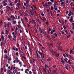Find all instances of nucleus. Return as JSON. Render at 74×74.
Returning <instances> with one entry per match:
<instances>
[{
    "label": "nucleus",
    "mask_w": 74,
    "mask_h": 74,
    "mask_svg": "<svg viewBox=\"0 0 74 74\" xmlns=\"http://www.w3.org/2000/svg\"><path fill=\"white\" fill-rule=\"evenodd\" d=\"M61 62L62 63H63H63H64L65 62V61H64V60H62L61 61Z\"/></svg>",
    "instance_id": "40"
},
{
    "label": "nucleus",
    "mask_w": 74,
    "mask_h": 74,
    "mask_svg": "<svg viewBox=\"0 0 74 74\" xmlns=\"http://www.w3.org/2000/svg\"><path fill=\"white\" fill-rule=\"evenodd\" d=\"M47 62H49L51 60V58H49V59H47Z\"/></svg>",
    "instance_id": "33"
},
{
    "label": "nucleus",
    "mask_w": 74,
    "mask_h": 74,
    "mask_svg": "<svg viewBox=\"0 0 74 74\" xmlns=\"http://www.w3.org/2000/svg\"><path fill=\"white\" fill-rule=\"evenodd\" d=\"M5 34H6L7 35H8V32L7 30H6V32H5Z\"/></svg>",
    "instance_id": "22"
},
{
    "label": "nucleus",
    "mask_w": 74,
    "mask_h": 74,
    "mask_svg": "<svg viewBox=\"0 0 74 74\" xmlns=\"http://www.w3.org/2000/svg\"><path fill=\"white\" fill-rule=\"evenodd\" d=\"M26 3H27V7L28 5V4L29 3V1H30V0H26Z\"/></svg>",
    "instance_id": "5"
},
{
    "label": "nucleus",
    "mask_w": 74,
    "mask_h": 74,
    "mask_svg": "<svg viewBox=\"0 0 74 74\" xmlns=\"http://www.w3.org/2000/svg\"><path fill=\"white\" fill-rule=\"evenodd\" d=\"M73 51L70 50V53L71 54L73 53Z\"/></svg>",
    "instance_id": "29"
},
{
    "label": "nucleus",
    "mask_w": 74,
    "mask_h": 74,
    "mask_svg": "<svg viewBox=\"0 0 74 74\" xmlns=\"http://www.w3.org/2000/svg\"><path fill=\"white\" fill-rule=\"evenodd\" d=\"M68 16H71V13H69L68 14Z\"/></svg>",
    "instance_id": "51"
},
{
    "label": "nucleus",
    "mask_w": 74,
    "mask_h": 74,
    "mask_svg": "<svg viewBox=\"0 0 74 74\" xmlns=\"http://www.w3.org/2000/svg\"><path fill=\"white\" fill-rule=\"evenodd\" d=\"M72 26H74V23L72 24Z\"/></svg>",
    "instance_id": "61"
},
{
    "label": "nucleus",
    "mask_w": 74,
    "mask_h": 74,
    "mask_svg": "<svg viewBox=\"0 0 74 74\" xmlns=\"http://www.w3.org/2000/svg\"><path fill=\"white\" fill-rule=\"evenodd\" d=\"M43 20H44V21H46V18H45V17H44L43 18Z\"/></svg>",
    "instance_id": "55"
},
{
    "label": "nucleus",
    "mask_w": 74,
    "mask_h": 74,
    "mask_svg": "<svg viewBox=\"0 0 74 74\" xmlns=\"http://www.w3.org/2000/svg\"><path fill=\"white\" fill-rule=\"evenodd\" d=\"M35 31L36 32H37V29H36V28H35Z\"/></svg>",
    "instance_id": "63"
},
{
    "label": "nucleus",
    "mask_w": 74,
    "mask_h": 74,
    "mask_svg": "<svg viewBox=\"0 0 74 74\" xmlns=\"http://www.w3.org/2000/svg\"><path fill=\"white\" fill-rule=\"evenodd\" d=\"M36 54H37V56L38 58H40V59H41V57H40V55H39L38 54V53H37V52H36Z\"/></svg>",
    "instance_id": "14"
},
{
    "label": "nucleus",
    "mask_w": 74,
    "mask_h": 74,
    "mask_svg": "<svg viewBox=\"0 0 74 74\" xmlns=\"http://www.w3.org/2000/svg\"><path fill=\"white\" fill-rule=\"evenodd\" d=\"M3 44H4L5 46H6L7 43H6V41H5V40H3Z\"/></svg>",
    "instance_id": "10"
},
{
    "label": "nucleus",
    "mask_w": 74,
    "mask_h": 74,
    "mask_svg": "<svg viewBox=\"0 0 74 74\" xmlns=\"http://www.w3.org/2000/svg\"><path fill=\"white\" fill-rule=\"evenodd\" d=\"M43 33L44 34H45V35H46V32H45V30H43Z\"/></svg>",
    "instance_id": "21"
},
{
    "label": "nucleus",
    "mask_w": 74,
    "mask_h": 74,
    "mask_svg": "<svg viewBox=\"0 0 74 74\" xmlns=\"http://www.w3.org/2000/svg\"><path fill=\"white\" fill-rule=\"evenodd\" d=\"M4 53H7V51L6 49H5L4 50Z\"/></svg>",
    "instance_id": "18"
},
{
    "label": "nucleus",
    "mask_w": 74,
    "mask_h": 74,
    "mask_svg": "<svg viewBox=\"0 0 74 74\" xmlns=\"http://www.w3.org/2000/svg\"><path fill=\"white\" fill-rule=\"evenodd\" d=\"M2 4L3 5V6L5 7L7 5V4L5 2V1H3L2 2Z\"/></svg>",
    "instance_id": "2"
},
{
    "label": "nucleus",
    "mask_w": 74,
    "mask_h": 74,
    "mask_svg": "<svg viewBox=\"0 0 74 74\" xmlns=\"http://www.w3.org/2000/svg\"><path fill=\"white\" fill-rule=\"evenodd\" d=\"M2 7H3V5H0V9H1L2 8Z\"/></svg>",
    "instance_id": "34"
},
{
    "label": "nucleus",
    "mask_w": 74,
    "mask_h": 74,
    "mask_svg": "<svg viewBox=\"0 0 74 74\" xmlns=\"http://www.w3.org/2000/svg\"><path fill=\"white\" fill-rule=\"evenodd\" d=\"M11 36H10L9 35L8 36V38L9 39H11Z\"/></svg>",
    "instance_id": "30"
},
{
    "label": "nucleus",
    "mask_w": 74,
    "mask_h": 74,
    "mask_svg": "<svg viewBox=\"0 0 74 74\" xmlns=\"http://www.w3.org/2000/svg\"><path fill=\"white\" fill-rule=\"evenodd\" d=\"M32 71H30L29 72V73L30 74H32Z\"/></svg>",
    "instance_id": "62"
},
{
    "label": "nucleus",
    "mask_w": 74,
    "mask_h": 74,
    "mask_svg": "<svg viewBox=\"0 0 74 74\" xmlns=\"http://www.w3.org/2000/svg\"><path fill=\"white\" fill-rule=\"evenodd\" d=\"M50 14L51 16H53V14H52V11H50Z\"/></svg>",
    "instance_id": "45"
},
{
    "label": "nucleus",
    "mask_w": 74,
    "mask_h": 74,
    "mask_svg": "<svg viewBox=\"0 0 74 74\" xmlns=\"http://www.w3.org/2000/svg\"><path fill=\"white\" fill-rule=\"evenodd\" d=\"M64 60L67 63H68V62L67 61L68 60V59L67 58H66L65 59H64Z\"/></svg>",
    "instance_id": "13"
},
{
    "label": "nucleus",
    "mask_w": 74,
    "mask_h": 74,
    "mask_svg": "<svg viewBox=\"0 0 74 74\" xmlns=\"http://www.w3.org/2000/svg\"><path fill=\"white\" fill-rule=\"evenodd\" d=\"M65 24H66V23H67V20H65Z\"/></svg>",
    "instance_id": "39"
},
{
    "label": "nucleus",
    "mask_w": 74,
    "mask_h": 74,
    "mask_svg": "<svg viewBox=\"0 0 74 74\" xmlns=\"http://www.w3.org/2000/svg\"><path fill=\"white\" fill-rule=\"evenodd\" d=\"M42 53H41V52H40V51H39L38 52V53H39V55H40L41 56V57L42 58V60H44V52H43V51H42Z\"/></svg>",
    "instance_id": "1"
},
{
    "label": "nucleus",
    "mask_w": 74,
    "mask_h": 74,
    "mask_svg": "<svg viewBox=\"0 0 74 74\" xmlns=\"http://www.w3.org/2000/svg\"><path fill=\"white\" fill-rule=\"evenodd\" d=\"M20 3H17L16 4V6L17 7H19V6H20Z\"/></svg>",
    "instance_id": "11"
},
{
    "label": "nucleus",
    "mask_w": 74,
    "mask_h": 74,
    "mask_svg": "<svg viewBox=\"0 0 74 74\" xmlns=\"http://www.w3.org/2000/svg\"><path fill=\"white\" fill-rule=\"evenodd\" d=\"M12 23L13 24H16V21H13Z\"/></svg>",
    "instance_id": "19"
},
{
    "label": "nucleus",
    "mask_w": 74,
    "mask_h": 74,
    "mask_svg": "<svg viewBox=\"0 0 74 74\" xmlns=\"http://www.w3.org/2000/svg\"><path fill=\"white\" fill-rule=\"evenodd\" d=\"M10 2L11 3H10L9 5L11 6H12V5H13V2Z\"/></svg>",
    "instance_id": "15"
},
{
    "label": "nucleus",
    "mask_w": 74,
    "mask_h": 74,
    "mask_svg": "<svg viewBox=\"0 0 74 74\" xmlns=\"http://www.w3.org/2000/svg\"><path fill=\"white\" fill-rule=\"evenodd\" d=\"M51 4V5H52V3L51 2H49L48 3V4H49V5Z\"/></svg>",
    "instance_id": "25"
},
{
    "label": "nucleus",
    "mask_w": 74,
    "mask_h": 74,
    "mask_svg": "<svg viewBox=\"0 0 74 74\" xmlns=\"http://www.w3.org/2000/svg\"><path fill=\"white\" fill-rule=\"evenodd\" d=\"M31 7H33V8H35V10H37V8H36V6L33 5Z\"/></svg>",
    "instance_id": "16"
},
{
    "label": "nucleus",
    "mask_w": 74,
    "mask_h": 74,
    "mask_svg": "<svg viewBox=\"0 0 74 74\" xmlns=\"http://www.w3.org/2000/svg\"><path fill=\"white\" fill-rule=\"evenodd\" d=\"M67 67H68V64H66V65H65V68H67Z\"/></svg>",
    "instance_id": "44"
},
{
    "label": "nucleus",
    "mask_w": 74,
    "mask_h": 74,
    "mask_svg": "<svg viewBox=\"0 0 74 74\" xmlns=\"http://www.w3.org/2000/svg\"><path fill=\"white\" fill-rule=\"evenodd\" d=\"M32 22L33 23H34V24H36V22H35V21L34 20H32Z\"/></svg>",
    "instance_id": "46"
},
{
    "label": "nucleus",
    "mask_w": 74,
    "mask_h": 74,
    "mask_svg": "<svg viewBox=\"0 0 74 74\" xmlns=\"http://www.w3.org/2000/svg\"><path fill=\"white\" fill-rule=\"evenodd\" d=\"M18 64L20 65V67H22V62H19Z\"/></svg>",
    "instance_id": "6"
},
{
    "label": "nucleus",
    "mask_w": 74,
    "mask_h": 74,
    "mask_svg": "<svg viewBox=\"0 0 74 74\" xmlns=\"http://www.w3.org/2000/svg\"><path fill=\"white\" fill-rule=\"evenodd\" d=\"M16 48V47H13L12 48V49H13L14 51H15Z\"/></svg>",
    "instance_id": "27"
},
{
    "label": "nucleus",
    "mask_w": 74,
    "mask_h": 74,
    "mask_svg": "<svg viewBox=\"0 0 74 74\" xmlns=\"http://www.w3.org/2000/svg\"><path fill=\"white\" fill-rule=\"evenodd\" d=\"M5 8H7V9H8V10H10V9H11V8L8 6H6Z\"/></svg>",
    "instance_id": "9"
},
{
    "label": "nucleus",
    "mask_w": 74,
    "mask_h": 74,
    "mask_svg": "<svg viewBox=\"0 0 74 74\" xmlns=\"http://www.w3.org/2000/svg\"><path fill=\"white\" fill-rule=\"evenodd\" d=\"M51 53H52L53 55H55V52H53V51H51Z\"/></svg>",
    "instance_id": "24"
},
{
    "label": "nucleus",
    "mask_w": 74,
    "mask_h": 74,
    "mask_svg": "<svg viewBox=\"0 0 74 74\" xmlns=\"http://www.w3.org/2000/svg\"><path fill=\"white\" fill-rule=\"evenodd\" d=\"M27 25L28 26V27H30V25L29 24H27Z\"/></svg>",
    "instance_id": "58"
},
{
    "label": "nucleus",
    "mask_w": 74,
    "mask_h": 74,
    "mask_svg": "<svg viewBox=\"0 0 74 74\" xmlns=\"http://www.w3.org/2000/svg\"><path fill=\"white\" fill-rule=\"evenodd\" d=\"M56 67V65H54L53 66V68H55V67Z\"/></svg>",
    "instance_id": "37"
},
{
    "label": "nucleus",
    "mask_w": 74,
    "mask_h": 74,
    "mask_svg": "<svg viewBox=\"0 0 74 74\" xmlns=\"http://www.w3.org/2000/svg\"><path fill=\"white\" fill-rule=\"evenodd\" d=\"M8 60L10 61V60H11V58H8Z\"/></svg>",
    "instance_id": "41"
},
{
    "label": "nucleus",
    "mask_w": 74,
    "mask_h": 74,
    "mask_svg": "<svg viewBox=\"0 0 74 74\" xmlns=\"http://www.w3.org/2000/svg\"><path fill=\"white\" fill-rule=\"evenodd\" d=\"M50 1H51L52 2V3H54V1H53V0H51Z\"/></svg>",
    "instance_id": "53"
},
{
    "label": "nucleus",
    "mask_w": 74,
    "mask_h": 74,
    "mask_svg": "<svg viewBox=\"0 0 74 74\" xmlns=\"http://www.w3.org/2000/svg\"><path fill=\"white\" fill-rule=\"evenodd\" d=\"M30 14L31 16H32V17H33V15H34V14H33V12L32 11H30Z\"/></svg>",
    "instance_id": "4"
},
{
    "label": "nucleus",
    "mask_w": 74,
    "mask_h": 74,
    "mask_svg": "<svg viewBox=\"0 0 74 74\" xmlns=\"http://www.w3.org/2000/svg\"><path fill=\"white\" fill-rule=\"evenodd\" d=\"M4 71L5 73L7 71V69H5L4 70Z\"/></svg>",
    "instance_id": "52"
},
{
    "label": "nucleus",
    "mask_w": 74,
    "mask_h": 74,
    "mask_svg": "<svg viewBox=\"0 0 74 74\" xmlns=\"http://www.w3.org/2000/svg\"><path fill=\"white\" fill-rule=\"evenodd\" d=\"M63 56L64 57V58H66V55L64 54L63 55Z\"/></svg>",
    "instance_id": "56"
},
{
    "label": "nucleus",
    "mask_w": 74,
    "mask_h": 74,
    "mask_svg": "<svg viewBox=\"0 0 74 74\" xmlns=\"http://www.w3.org/2000/svg\"><path fill=\"white\" fill-rule=\"evenodd\" d=\"M29 62H30V64H33L32 63V61L31 60L29 61Z\"/></svg>",
    "instance_id": "57"
},
{
    "label": "nucleus",
    "mask_w": 74,
    "mask_h": 74,
    "mask_svg": "<svg viewBox=\"0 0 74 74\" xmlns=\"http://www.w3.org/2000/svg\"><path fill=\"white\" fill-rule=\"evenodd\" d=\"M8 64H10V63H11V62L10 61L8 60Z\"/></svg>",
    "instance_id": "50"
},
{
    "label": "nucleus",
    "mask_w": 74,
    "mask_h": 74,
    "mask_svg": "<svg viewBox=\"0 0 74 74\" xmlns=\"http://www.w3.org/2000/svg\"><path fill=\"white\" fill-rule=\"evenodd\" d=\"M3 42H1L0 46H1V47H3Z\"/></svg>",
    "instance_id": "28"
},
{
    "label": "nucleus",
    "mask_w": 74,
    "mask_h": 74,
    "mask_svg": "<svg viewBox=\"0 0 74 74\" xmlns=\"http://www.w3.org/2000/svg\"><path fill=\"white\" fill-rule=\"evenodd\" d=\"M18 26L19 28H21V25L20 24L18 25Z\"/></svg>",
    "instance_id": "36"
},
{
    "label": "nucleus",
    "mask_w": 74,
    "mask_h": 74,
    "mask_svg": "<svg viewBox=\"0 0 74 74\" xmlns=\"http://www.w3.org/2000/svg\"><path fill=\"white\" fill-rule=\"evenodd\" d=\"M23 10H26V8L24 6H23Z\"/></svg>",
    "instance_id": "47"
},
{
    "label": "nucleus",
    "mask_w": 74,
    "mask_h": 74,
    "mask_svg": "<svg viewBox=\"0 0 74 74\" xmlns=\"http://www.w3.org/2000/svg\"><path fill=\"white\" fill-rule=\"evenodd\" d=\"M12 40H13L14 41H16V39H14V38H12Z\"/></svg>",
    "instance_id": "38"
},
{
    "label": "nucleus",
    "mask_w": 74,
    "mask_h": 74,
    "mask_svg": "<svg viewBox=\"0 0 74 74\" xmlns=\"http://www.w3.org/2000/svg\"><path fill=\"white\" fill-rule=\"evenodd\" d=\"M1 72L2 73L3 71V68H1Z\"/></svg>",
    "instance_id": "31"
},
{
    "label": "nucleus",
    "mask_w": 74,
    "mask_h": 74,
    "mask_svg": "<svg viewBox=\"0 0 74 74\" xmlns=\"http://www.w3.org/2000/svg\"><path fill=\"white\" fill-rule=\"evenodd\" d=\"M74 20H73V18H71L69 19V21H70V22L71 23H73V22H73V21Z\"/></svg>",
    "instance_id": "7"
},
{
    "label": "nucleus",
    "mask_w": 74,
    "mask_h": 74,
    "mask_svg": "<svg viewBox=\"0 0 74 74\" xmlns=\"http://www.w3.org/2000/svg\"><path fill=\"white\" fill-rule=\"evenodd\" d=\"M25 73L26 74H28V72L27 71H25Z\"/></svg>",
    "instance_id": "49"
},
{
    "label": "nucleus",
    "mask_w": 74,
    "mask_h": 74,
    "mask_svg": "<svg viewBox=\"0 0 74 74\" xmlns=\"http://www.w3.org/2000/svg\"><path fill=\"white\" fill-rule=\"evenodd\" d=\"M1 39L4 41V35H2L1 37Z\"/></svg>",
    "instance_id": "8"
},
{
    "label": "nucleus",
    "mask_w": 74,
    "mask_h": 74,
    "mask_svg": "<svg viewBox=\"0 0 74 74\" xmlns=\"http://www.w3.org/2000/svg\"><path fill=\"white\" fill-rule=\"evenodd\" d=\"M16 56H18V55H19V53L18 52H16Z\"/></svg>",
    "instance_id": "26"
},
{
    "label": "nucleus",
    "mask_w": 74,
    "mask_h": 74,
    "mask_svg": "<svg viewBox=\"0 0 74 74\" xmlns=\"http://www.w3.org/2000/svg\"><path fill=\"white\" fill-rule=\"evenodd\" d=\"M56 56L57 58L59 56V53H58L56 55H55Z\"/></svg>",
    "instance_id": "20"
},
{
    "label": "nucleus",
    "mask_w": 74,
    "mask_h": 74,
    "mask_svg": "<svg viewBox=\"0 0 74 74\" xmlns=\"http://www.w3.org/2000/svg\"><path fill=\"white\" fill-rule=\"evenodd\" d=\"M54 36L56 37H58V36H57V34H56V33H55L54 34Z\"/></svg>",
    "instance_id": "32"
},
{
    "label": "nucleus",
    "mask_w": 74,
    "mask_h": 74,
    "mask_svg": "<svg viewBox=\"0 0 74 74\" xmlns=\"http://www.w3.org/2000/svg\"><path fill=\"white\" fill-rule=\"evenodd\" d=\"M70 32L71 33V34H73V32L72 31L70 30Z\"/></svg>",
    "instance_id": "48"
},
{
    "label": "nucleus",
    "mask_w": 74,
    "mask_h": 74,
    "mask_svg": "<svg viewBox=\"0 0 74 74\" xmlns=\"http://www.w3.org/2000/svg\"><path fill=\"white\" fill-rule=\"evenodd\" d=\"M5 58H8V56L7 55H5Z\"/></svg>",
    "instance_id": "43"
},
{
    "label": "nucleus",
    "mask_w": 74,
    "mask_h": 74,
    "mask_svg": "<svg viewBox=\"0 0 74 74\" xmlns=\"http://www.w3.org/2000/svg\"><path fill=\"white\" fill-rule=\"evenodd\" d=\"M13 37H14V38H16V36H13Z\"/></svg>",
    "instance_id": "64"
},
{
    "label": "nucleus",
    "mask_w": 74,
    "mask_h": 74,
    "mask_svg": "<svg viewBox=\"0 0 74 74\" xmlns=\"http://www.w3.org/2000/svg\"><path fill=\"white\" fill-rule=\"evenodd\" d=\"M1 14H3V11L2 10V11H1Z\"/></svg>",
    "instance_id": "59"
},
{
    "label": "nucleus",
    "mask_w": 74,
    "mask_h": 74,
    "mask_svg": "<svg viewBox=\"0 0 74 74\" xmlns=\"http://www.w3.org/2000/svg\"><path fill=\"white\" fill-rule=\"evenodd\" d=\"M17 70H14L13 71V73H14V74H16V72H17Z\"/></svg>",
    "instance_id": "12"
},
{
    "label": "nucleus",
    "mask_w": 74,
    "mask_h": 74,
    "mask_svg": "<svg viewBox=\"0 0 74 74\" xmlns=\"http://www.w3.org/2000/svg\"><path fill=\"white\" fill-rule=\"evenodd\" d=\"M56 3L55 2L54 3V7H56Z\"/></svg>",
    "instance_id": "35"
},
{
    "label": "nucleus",
    "mask_w": 74,
    "mask_h": 74,
    "mask_svg": "<svg viewBox=\"0 0 74 74\" xmlns=\"http://www.w3.org/2000/svg\"><path fill=\"white\" fill-rule=\"evenodd\" d=\"M15 51H16L17 52V51H18V49L17 48H16V49H15Z\"/></svg>",
    "instance_id": "42"
},
{
    "label": "nucleus",
    "mask_w": 74,
    "mask_h": 74,
    "mask_svg": "<svg viewBox=\"0 0 74 74\" xmlns=\"http://www.w3.org/2000/svg\"><path fill=\"white\" fill-rule=\"evenodd\" d=\"M14 16L13 15H12L11 16V17L10 18H14Z\"/></svg>",
    "instance_id": "60"
},
{
    "label": "nucleus",
    "mask_w": 74,
    "mask_h": 74,
    "mask_svg": "<svg viewBox=\"0 0 74 74\" xmlns=\"http://www.w3.org/2000/svg\"><path fill=\"white\" fill-rule=\"evenodd\" d=\"M24 5H25V6H26V7H28V6H29V3H28V5H27H27H26V3H24Z\"/></svg>",
    "instance_id": "17"
},
{
    "label": "nucleus",
    "mask_w": 74,
    "mask_h": 74,
    "mask_svg": "<svg viewBox=\"0 0 74 74\" xmlns=\"http://www.w3.org/2000/svg\"><path fill=\"white\" fill-rule=\"evenodd\" d=\"M18 24H21V21H19L18 23Z\"/></svg>",
    "instance_id": "54"
},
{
    "label": "nucleus",
    "mask_w": 74,
    "mask_h": 74,
    "mask_svg": "<svg viewBox=\"0 0 74 74\" xmlns=\"http://www.w3.org/2000/svg\"><path fill=\"white\" fill-rule=\"evenodd\" d=\"M7 27H10V23L9 22H8V23L7 24Z\"/></svg>",
    "instance_id": "23"
},
{
    "label": "nucleus",
    "mask_w": 74,
    "mask_h": 74,
    "mask_svg": "<svg viewBox=\"0 0 74 74\" xmlns=\"http://www.w3.org/2000/svg\"><path fill=\"white\" fill-rule=\"evenodd\" d=\"M39 34L40 36H42V31L41 30H40L39 31Z\"/></svg>",
    "instance_id": "3"
}]
</instances>
